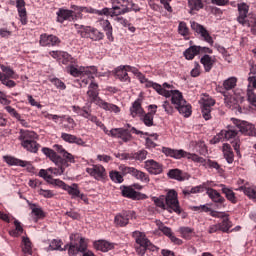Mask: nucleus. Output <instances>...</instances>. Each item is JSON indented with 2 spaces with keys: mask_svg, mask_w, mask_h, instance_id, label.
Here are the masks:
<instances>
[{
  "mask_svg": "<svg viewBox=\"0 0 256 256\" xmlns=\"http://www.w3.org/2000/svg\"><path fill=\"white\" fill-rule=\"evenodd\" d=\"M237 87V77H230L224 80L222 87H218L217 91L224 96V101L232 109H237L239 113L241 111V103L245 101V97L241 93L233 91Z\"/></svg>",
  "mask_w": 256,
  "mask_h": 256,
  "instance_id": "nucleus-1",
  "label": "nucleus"
},
{
  "mask_svg": "<svg viewBox=\"0 0 256 256\" xmlns=\"http://www.w3.org/2000/svg\"><path fill=\"white\" fill-rule=\"evenodd\" d=\"M152 201L156 207H159L163 211H168V213H176V215L183 213V209L179 203V196L175 190H169L166 195L153 197Z\"/></svg>",
  "mask_w": 256,
  "mask_h": 256,
  "instance_id": "nucleus-2",
  "label": "nucleus"
},
{
  "mask_svg": "<svg viewBox=\"0 0 256 256\" xmlns=\"http://www.w3.org/2000/svg\"><path fill=\"white\" fill-rule=\"evenodd\" d=\"M89 81H91L90 84H89ZM82 83H84V85L89 84L86 95L90 103H94L95 105H98V107H100L101 109H104V111H111L112 113H119V111H121L119 106L105 102V100L99 97V84H97V82H94L93 79L83 78Z\"/></svg>",
  "mask_w": 256,
  "mask_h": 256,
  "instance_id": "nucleus-3",
  "label": "nucleus"
},
{
  "mask_svg": "<svg viewBox=\"0 0 256 256\" xmlns=\"http://www.w3.org/2000/svg\"><path fill=\"white\" fill-rule=\"evenodd\" d=\"M69 9L60 8L57 12V22L65 23V21H79L83 19V13L93 14L95 11L91 7L71 5Z\"/></svg>",
  "mask_w": 256,
  "mask_h": 256,
  "instance_id": "nucleus-4",
  "label": "nucleus"
},
{
  "mask_svg": "<svg viewBox=\"0 0 256 256\" xmlns=\"http://www.w3.org/2000/svg\"><path fill=\"white\" fill-rule=\"evenodd\" d=\"M192 211H198L199 213H209L211 217H215L216 219H222V222L218 223L220 227V231L222 233H229V229L233 227V223L229 220V214L225 212H219L212 210L207 205L193 206Z\"/></svg>",
  "mask_w": 256,
  "mask_h": 256,
  "instance_id": "nucleus-5",
  "label": "nucleus"
},
{
  "mask_svg": "<svg viewBox=\"0 0 256 256\" xmlns=\"http://www.w3.org/2000/svg\"><path fill=\"white\" fill-rule=\"evenodd\" d=\"M167 93L162 94V97H166V99L171 97V102L172 105H175V109L184 117H191V104H187V101L183 98V93L179 90H167Z\"/></svg>",
  "mask_w": 256,
  "mask_h": 256,
  "instance_id": "nucleus-6",
  "label": "nucleus"
},
{
  "mask_svg": "<svg viewBox=\"0 0 256 256\" xmlns=\"http://www.w3.org/2000/svg\"><path fill=\"white\" fill-rule=\"evenodd\" d=\"M111 4L112 8H103L102 10L93 9V14L119 17V15L129 13V0H111Z\"/></svg>",
  "mask_w": 256,
  "mask_h": 256,
  "instance_id": "nucleus-7",
  "label": "nucleus"
},
{
  "mask_svg": "<svg viewBox=\"0 0 256 256\" xmlns=\"http://www.w3.org/2000/svg\"><path fill=\"white\" fill-rule=\"evenodd\" d=\"M131 133H134L135 135H146L149 137H154L155 141L159 139V135L149 134V132L143 133V131L137 130L135 127H132L130 130L128 128H114L110 130L111 137H114L115 139H121L123 143H129V141L133 139Z\"/></svg>",
  "mask_w": 256,
  "mask_h": 256,
  "instance_id": "nucleus-8",
  "label": "nucleus"
},
{
  "mask_svg": "<svg viewBox=\"0 0 256 256\" xmlns=\"http://www.w3.org/2000/svg\"><path fill=\"white\" fill-rule=\"evenodd\" d=\"M37 139V133L29 130H20L19 141L23 149L29 151V153H37L41 149V144L35 141Z\"/></svg>",
  "mask_w": 256,
  "mask_h": 256,
  "instance_id": "nucleus-9",
  "label": "nucleus"
},
{
  "mask_svg": "<svg viewBox=\"0 0 256 256\" xmlns=\"http://www.w3.org/2000/svg\"><path fill=\"white\" fill-rule=\"evenodd\" d=\"M238 7V17L237 21L243 27H250L251 33L256 35V18L253 16H248L249 14V5L243 2L237 5Z\"/></svg>",
  "mask_w": 256,
  "mask_h": 256,
  "instance_id": "nucleus-10",
  "label": "nucleus"
},
{
  "mask_svg": "<svg viewBox=\"0 0 256 256\" xmlns=\"http://www.w3.org/2000/svg\"><path fill=\"white\" fill-rule=\"evenodd\" d=\"M66 73H69L72 77H87L88 79H95L97 75V67H79L77 63H72L65 68Z\"/></svg>",
  "mask_w": 256,
  "mask_h": 256,
  "instance_id": "nucleus-11",
  "label": "nucleus"
},
{
  "mask_svg": "<svg viewBox=\"0 0 256 256\" xmlns=\"http://www.w3.org/2000/svg\"><path fill=\"white\" fill-rule=\"evenodd\" d=\"M75 29H78V33L84 39H91L92 41H103L105 38V34L99 31L97 28H93L91 26H84L75 24Z\"/></svg>",
  "mask_w": 256,
  "mask_h": 256,
  "instance_id": "nucleus-12",
  "label": "nucleus"
},
{
  "mask_svg": "<svg viewBox=\"0 0 256 256\" xmlns=\"http://www.w3.org/2000/svg\"><path fill=\"white\" fill-rule=\"evenodd\" d=\"M221 135H223L226 141H232L233 139L231 142L232 147L237 155H241V152L239 151V149H241V140H239V129L237 128V125L228 126L227 129L221 130Z\"/></svg>",
  "mask_w": 256,
  "mask_h": 256,
  "instance_id": "nucleus-13",
  "label": "nucleus"
},
{
  "mask_svg": "<svg viewBox=\"0 0 256 256\" xmlns=\"http://www.w3.org/2000/svg\"><path fill=\"white\" fill-rule=\"evenodd\" d=\"M54 151H56L58 154L56 158V165L57 167H69L70 163H75V156L73 154L67 152L63 146L56 144L53 146Z\"/></svg>",
  "mask_w": 256,
  "mask_h": 256,
  "instance_id": "nucleus-14",
  "label": "nucleus"
},
{
  "mask_svg": "<svg viewBox=\"0 0 256 256\" xmlns=\"http://www.w3.org/2000/svg\"><path fill=\"white\" fill-rule=\"evenodd\" d=\"M119 171L122 173V175H131L138 181H142L143 183H149V175L147 173L137 170L135 167H129L124 164L119 166Z\"/></svg>",
  "mask_w": 256,
  "mask_h": 256,
  "instance_id": "nucleus-15",
  "label": "nucleus"
},
{
  "mask_svg": "<svg viewBox=\"0 0 256 256\" xmlns=\"http://www.w3.org/2000/svg\"><path fill=\"white\" fill-rule=\"evenodd\" d=\"M232 123L233 125H236L238 133L248 135L249 137H256V130L253 124L235 118H232Z\"/></svg>",
  "mask_w": 256,
  "mask_h": 256,
  "instance_id": "nucleus-16",
  "label": "nucleus"
},
{
  "mask_svg": "<svg viewBox=\"0 0 256 256\" xmlns=\"http://www.w3.org/2000/svg\"><path fill=\"white\" fill-rule=\"evenodd\" d=\"M136 79H138V81H140V83L144 84L147 89H149V88L155 89V91L158 93V95H169V92H167L166 89H163L161 84L150 81L141 72L136 76Z\"/></svg>",
  "mask_w": 256,
  "mask_h": 256,
  "instance_id": "nucleus-17",
  "label": "nucleus"
},
{
  "mask_svg": "<svg viewBox=\"0 0 256 256\" xmlns=\"http://www.w3.org/2000/svg\"><path fill=\"white\" fill-rule=\"evenodd\" d=\"M133 239L136 241L135 250L138 255L144 256L147 253V242L145 241V233L135 231L132 234Z\"/></svg>",
  "mask_w": 256,
  "mask_h": 256,
  "instance_id": "nucleus-18",
  "label": "nucleus"
},
{
  "mask_svg": "<svg viewBox=\"0 0 256 256\" xmlns=\"http://www.w3.org/2000/svg\"><path fill=\"white\" fill-rule=\"evenodd\" d=\"M135 217V212L131 210H124L114 217V225L116 227H127L129 220Z\"/></svg>",
  "mask_w": 256,
  "mask_h": 256,
  "instance_id": "nucleus-19",
  "label": "nucleus"
},
{
  "mask_svg": "<svg viewBox=\"0 0 256 256\" xmlns=\"http://www.w3.org/2000/svg\"><path fill=\"white\" fill-rule=\"evenodd\" d=\"M215 105V99L210 96H205L202 98V117L205 121H209L211 119V112L213 111V107Z\"/></svg>",
  "mask_w": 256,
  "mask_h": 256,
  "instance_id": "nucleus-20",
  "label": "nucleus"
},
{
  "mask_svg": "<svg viewBox=\"0 0 256 256\" xmlns=\"http://www.w3.org/2000/svg\"><path fill=\"white\" fill-rule=\"evenodd\" d=\"M190 23L192 31L197 33V35H200V37H202L203 40L206 41V43H209V45H213V37H211V34H209V31H207L206 27L195 21Z\"/></svg>",
  "mask_w": 256,
  "mask_h": 256,
  "instance_id": "nucleus-21",
  "label": "nucleus"
},
{
  "mask_svg": "<svg viewBox=\"0 0 256 256\" xmlns=\"http://www.w3.org/2000/svg\"><path fill=\"white\" fill-rule=\"evenodd\" d=\"M206 195H208L209 199L212 200V203L216 205L217 209H223V207H225V197H223L219 191L208 187L206 188Z\"/></svg>",
  "mask_w": 256,
  "mask_h": 256,
  "instance_id": "nucleus-22",
  "label": "nucleus"
},
{
  "mask_svg": "<svg viewBox=\"0 0 256 256\" xmlns=\"http://www.w3.org/2000/svg\"><path fill=\"white\" fill-rule=\"evenodd\" d=\"M86 173H88L90 177L96 179V181H103V179L107 177V171L105 170V167L99 164L86 168Z\"/></svg>",
  "mask_w": 256,
  "mask_h": 256,
  "instance_id": "nucleus-23",
  "label": "nucleus"
},
{
  "mask_svg": "<svg viewBox=\"0 0 256 256\" xmlns=\"http://www.w3.org/2000/svg\"><path fill=\"white\" fill-rule=\"evenodd\" d=\"M92 247L95 251L102 253H108V251L115 249V245L107 240H95L92 242Z\"/></svg>",
  "mask_w": 256,
  "mask_h": 256,
  "instance_id": "nucleus-24",
  "label": "nucleus"
},
{
  "mask_svg": "<svg viewBox=\"0 0 256 256\" xmlns=\"http://www.w3.org/2000/svg\"><path fill=\"white\" fill-rule=\"evenodd\" d=\"M59 43H61V40L55 35L42 34L40 36L39 44L41 47H55V45H59Z\"/></svg>",
  "mask_w": 256,
  "mask_h": 256,
  "instance_id": "nucleus-25",
  "label": "nucleus"
},
{
  "mask_svg": "<svg viewBox=\"0 0 256 256\" xmlns=\"http://www.w3.org/2000/svg\"><path fill=\"white\" fill-rule=\"evenodd\" d=\"M144 167L151 175H161L163 173V165L155 160H147Z\"/></svg>",
  "mask_w": 256,
  "mask_h": 256,
  "instance_id": "nucleus-26",
  "label": "nucleus"
},
{
  "mask_svg": "<svg viewBox=\"0 0 256 256\" xmlns=\"http://www.w3.org/2000/svg\"><path fill=\"white\" fill-rule=\"evenodd\" d=\"M162 153H164V155L167 157H172V159H185L187 155V151L183 149L177 150L169 147H163Z\"/></svg>",
  "mask_w": 256,
  "mask_h": 256,
  "instance_id": "nucleus-27",
  "label": "nucleus"
},
{
  "mask_svg": "<svg viewBox=\"0 0 256 256\" xmlns=\"http://www.w3.org/2000/svg\"><path fill=\"white\" fill-rule=\"evenodd\" d=\"M61 140L65 141V143L79 145L80 147H83L85 145V141H83L81 137L65 132L61 133Z\"/></svg>",
  "mask_w": 256,
  "mask_h": 256,
  "instance_id": "nucleus-28",
  "label": "nucleus"
},
{
  "mask_svg": "<svg viewBox=\"0 0 256 256\" xmlns=\"http://www.w3.org/2000/svg\"><path fill=\"white\" fill-rule=\"evenodd\" d=\"M142 100L140 98L136 99L132 106L130 107V115L135 119V117H141L145 114V109H143V106L141 105Z\"/></svg>",
  "mask_w": 256,
  "mask_h": 256,
  "instance_id": "nucleus-29",
  "label": "nucleus"
},
{
  "mask_svg": "<svg viewBox=\"0 0 256 256\" xmlns=\"http://www.w3.org/2000/svg\"><path fill=\"white\" fill-rule=\"evenodd\" d=\"M114 76L116 79H119L122 83H131V77H129V74L125 70V66L120 65L114 70Z\"/></svg>",
  "mask_w": 256,
  "mask_h": 256,
  "instance_id": "nucleus-30",
  "label": "nucleus"
},
{
  "mask_svg": "<svg viewBox=\"0 0 256 256\" xmlns=\"http://www.w3.org/2000/svg\"><path fill=\"white\" fill-rule=\"evenodd\" d=\"M200 63L203 65L206 73H209L211 69H213V65L217 63V58L215 56H210L209 54H205L201 59Z\"/></svg>",
  "mask_w": 256,
  "mask_h": 256,
  "instance_id": "nucleus-31",
  "label": "nucleus"
},
{
  "mask_svg": "<svg viewBox=\"0 0 256 256\" xmlns=\"http://www.w3.org/2000/svg\"><path fill=\"white\" fill-rule=\"evenodd\" d=\"M16 8L22 25H27V9L25 8V0H16Z\"/></svg>",
  "mask_w": 256,
  "mask_h": 256,
  "instance_id": "nucleus-32",
  "label": "nucleus"
},
{
  "mask_svg": "<svg viewBox=\"0 0 256 256\" xmlns=\"http://www.w3.org/2000/svg\"><path fill=\"white\" fill-rule=\"evenodd\" d=\"M220 187H222L221 191L223 195H225L227 201H230V203H232L233 205H237L239 199L237 198V194L233 192V189L227 188L225 184H221Z\"/></svg>",
  "mask_w": 256,
  "mask_h": 256,
  "instance_id": "nucleus-33",
  "label": "nucleus"
},
{
  "mask_svg": "<svg viewBox=\"0 0 256 256\" xmlns=\"http://www.w3.org/2000/svg\"><path fill=\"white\" fill-rule=\"evenodd\" d=\"M21 249L24 256L33 255V243L29 237H22Z\"/></svg>",
  "mask_w": 256,
  "mask_h": 256,
  "instance_id": "nucleus-34",
  "label": "nucleus"
},
{
  "mask_svg": "<svg viewBox=\"0 0 256 256\" xmlns=\"http://www.w3.org/2000/svg\"><path fill=\"white\" fill-rule=\"evenodd\" d=\"M3 159L5 163H7V165H11V166L27 167V165H29L28 161L15 158L13 156H4Z\"/></svg>",
  "mask_w": 256,
  "mask_h": 256,
  "instance_id": "nucleus-35",
  "label": "nucleus"
},
{
  "mask_svg": "<svg viewBox=\"0 0 256 256\" xmlns=\"http://www.w3.org/2000/svg\"><path fill=\"white\" fill-rule=\"evenodd\" d=\"M236 191H243L244 195L251 199L254 203H256V188L255 187H249L247 184L244 186H240L236 189Z\"/></svg>",
  "mask_w": 256,
  "mask_h": 256,
  "instance_id": "nucleus-36",
  "label": "nucleus"
},
{
  "mask_svg": "<svg viewBox=\"0 0 256 256\" xmlns=\"http://www.w3.org/2000/svg\"><path fill=\"white\" fill-rule=\"evenodd\" d=\"M222 152L227 163L231 164L235 161V154L233 153V148H231V145L223 144Z\"/></svg>",
  "mask_w": 256,
  "mask_h": 256,
  "instance_id": "nucleus-37",
  "label": "nucleus"
},
{
  "mask_svg": "<svg viewBox=\"0 0 256 256\" xmlns=\"http://www.w3.org/2000/svg\"><path fill=\"white\" fill-rule=\"evenodd\" d=\"M1 75L2 79H19V74H16L10 66L1 65Z\"/></svg>",
  "mask_w": 256,
  "mask_h": 256,
  "instance_id": "nucleus-38",
  "label": "nucleus"
},
{
  "mask_svg": "<svg viewBox=\"0 0 256 256\" xmlns=\"http://www.w3.org/2000/svg\"><path fill=\"white\" fill-rule=\"evenodd\" d=\"M122 197L135 200V199H139V193L130 186H124L122 188Z\"/></svg>",
  "mask_w": 256,
  "mask_h": 256,
  "instance_id": "nucleus-39",
  "label": "nucleus"
},
{
  "mask_svg": "<svg viewBox=\"0 0 256 256\" xmlns=\"http://www.w3.org/2000/svg\"><path fill=\"white\" fill-rule=\"evenodd\" d=\"M178 33L181 35V37H184L186 41H189L191 37V31L189 30V27L187 26L186 22H179Z\"/></svg>",
  "mask_w": 256,
  "mask_h": 256,
  "instance_id": "nucleus-40",
  "label": "nucleus"
},
{
  "mask_svg": "<svg viewBox=\"0 0 256 256\" xmlns=\"http://www.w3.org/2000/svg\"><path fill=\"white\" fill-rule=\"evenodd\" d=\"M59 65H66V67H69V65H72L73 63H77V59H75L73 56H71L67 52H62V56L59 60Z\"/></svg>",
  "mask_w": 256,
  "mask_h": 256,
  "instance_id": "nucleus-41",
  "label": "nucleus"
},
{
  "mask_svg": "<svg viewBox=\"0 0 256 256\" xmlns=\"http://www.w3.org/2000/svg\"><path fill=\"white\" fill-rule=\"evenodd\" d=\"M209 188V182H204L201 185L192 187L190 190H184L183 193L184 195H191V193H203V191H207Z\"/></svg>",
  "mask_w": 256,
  "mask_h": 256,
  "instance_id": "nucleus-42",
  "label": "nucleus"
},
{
  "mask_svg": "<svg viewBox=\"0 0 256 256\" xmlns=\"http://www.w3.org/2000/svg\"><path fill=\"white\" fill-rule=\"evenodd\" d=\"M169 179H175L176 181H185V173L178 168L170 169L167 173Z\"/></svg>",
  "mask_w": 256,
  "mask_h": 256,
  "instance_id": "nucleus-43",
  "label": "nucleus"
},
{
  "mask_svg": "<svg viewBox=\"0 0 256 256\" xmlns=\"http://www.w3.org/2000/svg\"><path fill=\"white\" fill-rule=\"evenodd\" d=\"M27 203L32 210L33 215H35L37 219H45V212L43 211L42 207H39V205L29 202V200L27 201Z\"/></svg>",
  "mask_w": 256,
  "mask_h": 256,
  "instance_id": "nucleus-44",
  "label": "nucleus"
},
{
  "mask_svg": "<svg viewBox=\"0 0 256 256\" xmlns=\"http://www.w3.org/2000/svg\"><path fill=\"white\" fill-rule=\"evenodd\" d=\"M190 11H201L205 8V0H188Z\"/></svg>",
  "mask_w": 256,
  "mask_h": 256,
  "instance_id": "nucleus-45",
  "label": "nucleus"
},
{
  "mask_svg": "<svg viewBox=\"0 0 256 256\" xmlns=\"http://www.w3.org/2000/svg\"><path fill=\"white\" fill-rule=\"evenodd\" d=\"M62 127L66 131H73L75 127H77V123H75V120L71 116L65 115V119H63Z\"/></svg>",
  "mask_w": 256,
  "mask_h": 256,
  "instance_id": "nucleus-46",
  "label": "nucleus"
},
{
  "mask_svg": "<svg viewBox=\"0 0 256 256\" xmlns=\"http://www.w3.org/2000/svg\"><path fill=\"white\" fill-rule=\"evenodd\" d=\"M196 55H199L198 46H190L188 49L184 51V57L188 61H192V59H195Z\"/></svg>",
  "mask_w": 256,
  "mask_h": 256,
  "instance_id": "nucleus-47",
  "label": "nucleus"
},
{
  "mask_svg": "<svg viewBox=\"0 0 256 256\" xmlns=\"http://www.w3.org/2000/svg\"><path fill=\"white\" fill-rule=\"evenodd\" d=\"M15 229L9 231V235L11 237H21L23 235V226H21V222L19 220H14Z\"/></svg>",
  "mask_w": 256,
  "mask_h": 256,
  "instance_id": "nucleus-48",
  "label": "nucleus"
},
{
  "mask_svg": "<svg viewBox=\"0 0 256 256\" xmlns=\"http://www.w3.org/2000/svg\"><path fill=\"white\" fill-rule=\"evenodd\" d=\"M155 115H153V113H145L142 114L140 116V120L144 123V125H146V127H153L154 122H153V119H154Z\"/></svg>",
  "mask_w": 256,
  "mask_h": 256,
  "instance_id": "nucleus-49",
  "label": "nucleus"
},
{
  "mask_svg": "<svg viewBox=\"0 0 256 256\" xmlns=\"http://www.w3.org/2000/svg\"><path fill=\"white\" fill-rule=\"evenodd\" d=\"M42 153H44L48 157V159H50V161H52L55 164L57 163L58 154L57 152H55V150L51 148L43 147Z\"/></svg>",
  "mask_w": 256,
  "mask_h": 256,
  "instance_id": "nucleus-50",
  "label": "nucleus"
},
{
  "mask_svg": "<svg viewBox=\"0 0 256 256\" xmlns=\"http://www.w3.org/2000/svg\"><path fill=\"white\" fill-rule=\"evenodd\" d=\"M180 233H181L183 239L190 240V239H193V235H195V230H193L190 227H181Z\"/></svg>",
  "mask_w": 256,
  "mask_h": 256,
  "instance_id": "nucleus-51",
  "label": "nucleus"
},
{
  "mask_svg": "<svg viewBox=\"0 0 256 256\" xmlns=\"http://www.w3.org/2000/svg\"><path fill=\"white\" fill-rule=\"evenodd\" d=\"M156 225H157L159 231H161V233H163V235H166V237H170L173 234V231L171 230V228L165 226V224H163V222H161V220H157Z\"/></svg>",
  "mask_w": 256,
  "mask_h": 256,
  "instance_id": "nucleus-52",
  "label": "nucleus"
},
{
  "mask_svg": "<svg viewBox=\"0 0 256 256\" xmlns=\"http://www.w3.org/2000/svg\"><path fill=\"white\" fill-rule=\"evenodd\" d=\"M61 245H63V241L54 239L51 241L49 247L52 249V251H65L69 247V244L65 246V249L61 248Z\"/></svg>",
  "mask_w": 256,
  "mask_h": 256,
  "instance_id": "nucleus-53",
  "label": "nucleus"
},
{
  "mask_svg": "<svg viewBox=\"0 0 256 256\" xmlns=\"http://www.w3.org/2000/svg\"><path fill=\"white\" fill-rule=\"evenodd\" d=\"M65 191H67L68 195L72 196V199L79 197V193L81 192L79 191V186L77 184H73L72 186L68 185Z\"/></svg>",
  "mask_w": 256,
  "mask_h": 256,
  "instance_id": "nucleus-54",
  "label": "nucleus"
},
{
  "mask_svg": "<svg viewBox=\"0 0 256 256\" xmlns=\"http://www.w3.org/2000/svg\"><path fill=\"white\" fill-rule=\"evenodd\" d=\"M185 159L193 161L194 163H206L205 158L200 157L199 155H197L195 153H190V152H186Z\"/></svg>",
  "mask_w": 256,
  "mask_h": 256,
  "instance_id": "nucleus-55",
  "label": "nucleus"
},
{
  "mask_svg": "<svg viewBox=\"0 0 256 256\" xmlns=\"http://www.w3.org/2000/svg\"><path fill=\"white\" fill-rule=\"evenodd\" d=\"M123 176V173L119 171H111L109 174L111 181H113L114 183H123Z\"/></svg>",
  "mask_w": 256,
  "mask_h": 256,
  "instance_id": "nucleus-56",
  "label": "nucleus"
},
{
  "mask_svg": "<svg viewBox=\"0 0 256 256\" xmlns=\"http://www.w3.org/2000/svg\"><path fill=\"white\" fill-rule=\"evenodd\" d=\"M45 119H48L49 121H54V123H63V119H65V115H57V114H49L45 113L44 114Z\"/></svg>",
  "mask_w": 256,
  "mask_h": 256,
  "instance_id": "nucleus-57",
  "label": "nucleus"
},
{
  "mask_svg": "<svg viewBox=\"0 0 256 256\" xmlns=\"http://www.w3.org/2000/svg\"><path fill=\"white\" fill-rule=\"evenodd\" d=\"M89 245V239L81 237L78 244V249L80 253H87V247Z\"/></svg>",
  "mask_w": 256,
  "mask_h": 256,
  "instance_id": "nucleus-58",
  "label": "nucleus"
},
{
  "mask_svg": "<svg viewBox=\"0 0 256 256\" xmlns=\"http://www.w3.org/2000/svg\"><path fill=\"white\" fill-rule=\"evenodd\" d=\"M4 109L5 111H7V113H9L11 117H14V119H17V121H21V114H19L17 110H15V108L8 105L4 107Z\"/></svg>",
  "mask_w": 256,
  "mask_h": 256,
  "instance_id": "nucleus-59",
  "label": "nucleus"
},
{
  "mask_svg": "<svg viewBox=\"0 0 256 256\" xmlns=\"http://www.w3.org/2000/svg\"><path fill=\"white\" fill-rule=\"evenodd\" d=\"M132 159L136 161H145L147 159V151L146 150H139L132 155Z\"/></svg>",
  "mask_w": 256,
  "mask_h": 256,
  "instance_id": "nucleus-60",
  "label": "nucleus"
},
{
  "mask_svg": "<svg viewBox=\"0 0 256 256\" xmlns=\"http://www.w3.org/2000/svg\"><path fill=\"white\" fill-rule=\"evenodd\" d=\"M50 83H53L57 89H61V91H65L67 89V86L65 85V82L61 81L59 78H51Z\"/></svg>",
  "mask_w": 256,
  "mask_h": 256,
  "instance_id": "nucleus-61",
  "label": "nucleus"
},
{
  "mask_svg": "<svg viewBox=\"0 0 256 256\" xmlns=\"http://www.w3.org/2000/svg\"><path fill=\"white\" fill-rule=\"evenodd\" d=\"M162 107L164 111L167 113V115H173V113H175V108H173V103L169 102V100L164 101Z\"/></svg>",
  "mask_w": 256,
  "mask_h": 256,
  "instance_id": "nucleus-62",
  "label": "nucleus"
},
{
  "mask_svg": "<svg viewBox=\"0 0 256 256\" xmlns=\"http://www.w3.org/2000/svg\"><path fill=\"white\" fill-rule=\"evenodd\" d=\"M79 253H81V250H79V244L75 243H71L68 247V255L70 256H75L78 255Z\"/></svg>",
  "mask_w": 256,
  "mask_h": 256,
  "instance_id": "nucleus-63",
  "label": "nucleus"
},
{
  "mask_svg": "<svg viewBox=\"0 0 256 256\" xmlns=\"http://www.w3.org/2000/svg\"><path fill=\"white\" fill-rule=\"evenodd\" d=\"M247 97H248V101L249 103L256 108V95L255 92H253V90L248 89L247 90Z\"/></svg>",
  "mask_w": 256,
  "mask_h": 256,
  "instance_id": "nucleus-64",
  "label": "nucleus"
}]
</instances>
